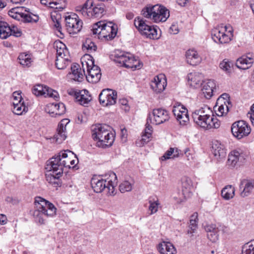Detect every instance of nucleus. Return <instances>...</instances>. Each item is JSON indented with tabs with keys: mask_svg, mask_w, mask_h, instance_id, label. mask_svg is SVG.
Here are the masks:
<instances>
[{
	"mask_svg": "<svg viewBox=\"0 0 254 254\" xmlns=\"http://www.w3.org/2000/svg\"><path fill=\"white\" fill-rule=\"evenodd\" d=\"M167 86V80L164 74L155 76L150 82L151 88L156 93L163 91Z\"/></svg>",
	"mask_w": 254,
	"mask_h": 254,
	"instance_id": "20",
	"label": "nucleus"
},
{
	"mask_svg": "<svg viewBox=\"0 0 254 254\" xmlns=\"http://www.w3.org/2000/svg\"><path fill=\"white\" fill-rule=\"evenodd\" d=\"M242 254H254V240L246 243L242 247Z\"/></svg>",
	"mask_w": 254,
	"mask_h": 254,
	"instance_id": "52",
	"label": "nucleus"
},
{
	"mask_svg": "<svg viewBox=\"0 0 254 254\" xmlns=\"http://www.w3.org/2000/svg\"><path fill=\"white\" fill-rule=\"evenodd\" d=\"M223 99V101L225 102V103L228 104H231V102L229 100V97L228 94L224 93L223 94L218 98L217 100H219L220 99Z\"/></svg>",
	"mask_w": 254,
	"mask_h": 254,
	"instance_id": "61",
	"label": "nucleus"
},
{
	"mask_svg": "<svg viewBox=\"0 0 254 254\" xmlns=\"http://www.w3.org/2000/svg\"><path fill=\"white\" fill-rule=\"evenodd\" d=\"M12 112L14 114L17 115H21L23 113H26L28 111V107L24 104V102L13 105Z\"/></svg>",
	"mask_w": 254,
	"mask_h": 254,
	"instance_id": "49",
	"label": "nucleus"
},
{
	"mask_svg": "<svg viewBox=\"0 0 254 254\" xmlns=\"http://www.w3.org/2000/svg\"><path fill=\"white\" fill-rule=\"evenodd\" d=\"M248 114L252 124L254 127V103L252 106Z\"/></svg>",
	"mask_w": 254,
	"mask_h": 254,
	"instance_id": "59",
	"label": "nucleus"
},
{
	"mask_svg": "<svg viewBox=\"0 0 254 254\" xmlns=\"http://www.w3.org/2000/svg\"><path fill=\"white\" fill-rule=\"evenodd\" d=\"M203 78L202 74L199 72H190L187 75L188 84L193 88H197L202 84Z\"/></svg>",
	"mask_w": 254,
	"mask_h": 254,
	"instance_id": "25",
	"label": "nucleus"
},
{
	"mask_svg": "<svg viewBox=\"0 0 254 254\" xmlns=\"http://www.w3.org/2000/svg\"><path fill=\"white\" fill-rule=\"evenodd\" d=\"M70 121L68 119H64L61 121L58 125L57 133L55 135L54 138L57 143H61L66 138V129Z\"/></svg>",
	"mask_w": 254,
	"mask_h": 254,
	"instance_id": "21",
	"label": "nucleus"
},
{
	"mask_svg": "<svg viewBox=\"0 0 254 254\" xmlns=\"http://www.w3.org/2000/svg\"><path fill=\"white\" fill-rule=\"evenodd\" d=\"M26 9L23 7H17L11 9L8 11V15L13 19L22 20Z\"/></svg>",
	"mask_w": 254,
	"mask_h": 254,
	"instance_id": "38",
	"label": "nucleus"
},
{
	"mask_svg": "<svg viewBox=\"0 0 254 254\" xmlns=\"http://www.w3.org/2000/svg\"><path fill=\"white\" fill-rule=\"evenodd\" d=\"M219 67L226 73H229L232 67V64L228 59H225L220 63Z\"/></svg>",
	"mask_w": 254,
	"mask_h": 254,
	"instance_id": "55",
	"label": "nucleus"
},
{
	"mask_svg": "<svg viewBox=\"0 0 254 254\" xmlns=\"http://www.w3.org/2000/svg\"><path fill=\"white\" fill-rule=\"evenodd\" d=\"M51 18L53 23L57 21H62L61 15L59 13L52 14L51 15Z\"/></svg>",
	"mask_w": 254,
	"mask_h": 254,
	"instance_id": "63",
	"label": "nucleus"
},
{
	"mask_svg": "<svg viewBox=\"0 0 254 254\" xmlns=\"http://www.w3.org/2000/svg\"><path fill=\"white\" fill-rule=\"evenodd\" d=\"M77 118V122L78 123H82L83 122H85L86 120V118L85 117H84L83 115L82 114H78Z\"/></svg>",
	"mask_w": 254,
	"mask_h": 254,
	"instance_id": "64",
	"label": "nucleus"
},
{
	"mask_svg": "<svg viewBox=\"0 0 254 254\" xmlns=\"http://www.w3.org/2000/svg\"><path fill=\"white\" fill-rule=\"evenodd\" d=\"M254 63V54L247 53L238 58L236 62V65L240 69H247L253 66Z\"/></svg>",
	"mask_w": 254,
	"mask_h": 254,
	"instance_id": "23",
	"label": "nucleus"
},
{
	"mask_svg": "<svg viewBox=\"0 0 254 254\" xmlns=\"http://www.w3.org/2000/svg\"><path fill=\"white\" fill-rule=\"evenodd\" d=\"M233 32V28L230 25L219 26L212 30V39L218 44H227L232 41Z\"/></svg>",
	"mask_w": 254,
	"mask_h": 254,
	"instance_id": "8",
	"label": "nucleus"
},
{
	"mask_svg": "<svg viewBox=\"0 0 254 254\" xmlns=\"http://www.w3.org/2000/svg\"><path fill=\"white\" fill-rule=\"evenodd\" d=\"M231 106V104L225 103L221 98L217 100L215 110L216 115L219 117L226 115Z\"/></svg>",
	"mask_w": 254,
	"mask_h": 254,
	"instance_id": "34",
	"label": "nucleus"
},
{
	"mask_svg": "<svg viewBox=\"0 0 254 254\" xmlns=\"http://www.w3.org/2000/svg\"><path fill=\"white\" fill-rule=\"evenodd\" d=\"M172 112L180 125L184 126L189 123L188 111L184 105L176 103L173 106Z\"/></svg>",
	"mask_w": 254,
	"mask_h": 254,
	"instance_id": "13",
	"label": "nucleus"
},
{
	"mask_svg": "<svg viewBox=\"0 0 254 254\" xmlns=\"http://www.w3.org/2000/svg\"><path fill=\"white\" fill-rule=\"evenodd\" d=\"M193 122L199 127L205 130L211 128H218L221 125L220 121L215 117L192 116Z\"/></svg>",
	"mask_w": 254,
	"mask_h": 254,
	"instance_id": "10",
	"label": "nucleus"
},
{
	"mask_svg": "<svg viewBox=\"0 0 254 254\" xmlns=\"http://www.w3.org/2000/svg\"><path fill=\"white\" fill-rule=\"evenodd\" d=\"M243 157V154L241 150H233L228 155L227 165L231 168H234Z\"/></svg>",
	"mask_w": 254,
	"mask_h": 254,
	"instance_id": "29",
	"label": "nucleus"
},
{
	"mask_svg": "<svg viewBox=\"0 0 254 254\" xmlns=\"http://www.w3.org/2000/svg\"><path fill=\"white\" fill-rule=\"evenodd\" d=\"M55 47L57 50V56L70 57L69 53L64 44L60 41H56Z\"/></svg>",
	"mask_w": 254,
	"mask_h": 254,
	"instance_id": "39",
	"label": "nucleus"
},
{
	"mask_svg": "<svg viewBox=\"0 0 254 254\" xmlns=\"http://www.w3.org/2000/svg\"><path fill=\"white\" fill-rule=\"evenodd\" d=\"M192 116H196L197 118L201 116L214 117L211 109L205 105L194 110L192 114Z\"/></svg>",
	"mask_w": 254,
	"mask_h": 254,
	"instance_id": "37",
	"label": "nucleus"
},
{
	"mask_svg": "<svg viewBox=\"0 0 254 254\" xmlns=\"http://www.w3.org/2000/svg\"><path fill=\"white\" fill-rule=\"evenodd\" d=\"M62 175H57L56 173H53L50 171H46V180L50 184L57 185L59 183V179Z\"/></svg>",
	"mask_w": 254,
	"mask_h": 254,
	"instance_id": "50",
	"label": "nucleus"
},
{
	"mask_svg": "<svg viewBox=\"0 0 254 254\" xmlns=\"http://www.w3.org/2000/svg\"><path fill=\"white\" fill-rule=\"evenodd\" d=\"M157 249L160 254H177L176 248L169 242H161L157 246Z\"/></svg>",
	"mask_w": 254,
	"mask_h": 254,
	"instance_id": "27",
	"label": "nucleus"
},
{
	"mask_svg": "<svg viewBox=\"0 0 254 254\" xmlns=\"http://www.w3.org/2000/svg\"><path fill=\"white\" fill-rule=\"evenodd\" d=\"M91 97L87 90L78 91L76 101L82 106H86L91 100Z\"/></svg>",
	"mask_w": 254,
	"mask_h": 254,
	"instance_id": "36",
	"label": "nucleus"
},
{
	"mask_svg": "<svg viewBox=\"0 0 254 254\" xmlns=\"http://www.w3.org/2000/svg\"><path fill=\"white\" fill-rule=\"evenodd\" d=\"M35 205L36 209L34 212V216L38 219L41 224L44 223V220L41 218V214L48 217H53L56 214L57 209L55 206L41 197L35 198Z\"/></svg>",
	"mask_w": 254,
	"mask_h": 254,
	"instance_id": "7",
	"label": "nucleus"
},
{
	"mask_svg": "<svg viewBox=\"0 0 254 254\" xmlns=\"http://www.w3.org/2000/svg\"><path fill=\"white\" fill-rule=\"evenodd\" d=\"M24 102L21 95V92L15 91L12 94V104H17Z\"/></svg>",
	"mask_w": 254,
	"mask_h": 254,
	"instance_id": "57",
	"label": "nucleus"
},
{
	"mask_svg": "<svg viewBox=\"0 0 254 254\" xmlns=\"http://www.w3.org/2000/svg\"><path fill=\"white\" fill-rule=\"evenodd\" d=\"M134 181L132 179L123 181L119 185V190L121 193L130 191L134 186Z\"/></svg>",
	"mask_w": 254,
	"mask_h": 254,
	"instance_id": "41",
	"label": "nucleus"
},
{
	"mask_svg": "<svg viewBox=\"0 0 254 254\" xmlns=\"http://www.w3.org/2000/svg\"><path fill=\"white\" fill-rule=\"evenodd\" d=\"M76 12L87 19L101 17L105 11L103 4H94L93 0H86L83 4L75 7Z\"/></svg>",
	"mask_w": 254,
	"mask_h": 254,
	"instance_id": "3",
	"label": "nucleus"
},
{
	"mask_svg": "<svg viewBox=\"0 0 254 254\" xmlns=\"http://www.w3.org/2000/svg\"><path fill=\"white\" fill-rule=\"evenodd\" d=\"M45 111L52 117H57L63 115L65 112V107L62 103H49L45 107Z\"/></svg>",
	"mask_w": 254,
	"mask_h": 254,
	"instance_id": "22",
	"label": "nucleus"
},
{
	"mask_svg": "<svg viewBox=\"0 0 254 254\" xmlns=\"http://www.w3.org/2000/svg\"><path fill=\"white\" fill-rule=\"evenodd\" d=\"M169 114L166 110L162 108L153 110L148 115L145 128L142 133L141 139L136 142V145L142 147L151 140L153 127L149 124L158 125L169 121Z\"/></svg>",
	"mask_w": 254,
	"mask_h": 254,
	"instance_id": "1",
	"label": "nucleus"
},
{
	"mask_svg": "<svg viewBox=\"0 0 254 254\" xmlns=\"http://www.w3.org/2000/svg\"><path fill=\"white\" fill-rule=\"evenodd\" d=\"M134 24L140 33L151 39H158L160 36L157 27L147 25L145 20L140 17L134 19Z\"/></svg>",
	"mask_w": 254,
	"mask_h": 254,
	"instance_id": "9",
	"label": "nucleus"
},
{
	"mask_svg": "<svg viewBox=\"0 0 254 254\" xmlns=\"http://www.w3.org/2000/svg\"><path fill=\"white\" fill-rule=\"evenodd\" d=\"M70 78L72 80L78 82L82 81L84 77V74L82 69L77 64H73L71 66V72L69 73Z\"/></svg>",
	"mask_w": 254,
	"mask_h": 254,
	"instance_id": "35",
	"label": "nucleus"
},
{
	"mask_svg": "<svg viewBox=\"0 0 254 254\" xmlns=\"http://www.w3.org/2000/svg\"><path fill=\"white\" fill-rule=\"evenodd\" d=\"M117 99L116 91L109 89L103 90L99 96L100 103L104 107H109L114 105Z\"/></svg>",
	"mask_w": 254,
	"mask_h": 254,
	"instance_id": "14",
	"label": "nucleus"
},
{
	"mask_svg": "<svg viewBox=\"0 0 254 254\" xmlns=\"http://www.w3.org/2000/svg\"><path fill=\"white\" fill-rule=\"evenodd\" d=\"M245 184V187L243 191L241 192V195L243 197L248 196L254 189V186L252 181H243L241 184Z\"/></svg>",
	"mask_w": 254,
	"mask_h": 254,
	"instance_id": "48",
	"label": "nucleus"
},
{
	"mask_svg": "<svg viewBox=\"0 0 254 254\" xmlns=\"http://www.w3.org/2000/svg\"><path fill=\"white\" fill-rule=\"evenodd\" d=\"M212 153L215 159L220 161L224 159L227 154V150L223 144L218 140H214L212 144Z\"/></svg>",
	"mask_w": 254,
	"mask_h": 254,
	"instance_id": "24",
	"label": "nucleus"
},
{
	"mask_svg": "<svg viewBox=\"0 0 254 254\" xmlns=\"http://www.w3.org/2000/svg\"><path fill=\"white\" fill-rule=\"evenodd\" d=\"M186 196L185 195H184V196H173V199L175 201V202L178 204H180L186 200Z\"/></svg>",
	"mask_w": 254,
	"mask_h": 254,
	"instance_id": "60",
	"label": "nucleus"
},
{
	"mask_svg": "<svg viewBox=\"0 0 254 254\" xmlns=\"http://www.w3.org/2000/svg\"><path fill=\"white\" fill-rule=\"evenodd\" d=\"M65 27L67 32L70 35H74L80 31L82 27V22L79 19L78 15L72 14L65 18Z\"/></svg>",
	"mask_w": 254,
	"mask_h": 254,
	"instance_id": "12",
	"label": "nucleus"
},
{
	"mask_svg": "<svg viewBox=\"0 0 254 254\" xmlns=\"http://www.w3.org/2000/svg\"><path fill=\"white\" fill-rule=\"evenodd\" d=\"M32 93L36 96H43L45 97H51L55 99L59 98L58 92L43 85L38 84L32 89Z\"/></svg>",
	"mask_w": 254,
	"mask_h": 254,
	"instance_id": "19",
	"label": "nucleus"
},
{
	"mask_svg": "<svg viewBox=\"0 0 254 254\" xmlns=\"http://www.w3.org/2000/svg\"><path fill=\"white\" fill-rule=\"evenodd\" d=\"M201 85V91L204 97L206 99H210L213 96V93L216 87L215 81L207 79L204 81Z\"/></svg>",
	"mask_w": 254,
	"mask_h": 254,
	"instance_id": "26",
	"label": "nucleus"
},
{
	"mask_svg": "<svg viewBox=\"0 0 254 254\" xmlns=\"http://www.w3.org/2000/svg\"><path fill=\"white\" fill-rule=\"evenodd\" d=\"M182 184L183 187V194L185 195L188 192H190L192 187V181L190 178L184 177L182 179Z\"/></svg>",
	"mask_w": 254,
	"mask_h": 254,
	"instance_id": "47",
	"label": "nucleus"
},
{
	"mask_svg": "<svg viewBox=\"0 0 254 254\" xmlns=\"http://www.w3.org/2000/svg\"><path fill=\"white\" fill-rule=\"evenodd\" d=\"M82 70L89 82L96 83L101 77L100 68L94 64L93 58L89 54L84 55L81 59Z\"/></svg>",
	"mask_w": 254,
	"mask_h": 254,
	"instance_id": "4",
	"label": "nucleus"
},
{
	"mask_svg": "<svg viewBox=\"0 0 254 254\" xmlns=\"http://www.w3.org/2000/svg\"><path fill=\"white\" fill-rule=\"evenodd\" d=\"M66 6L65 0H54L53 2L52 8L58 9L59 11H62Z\"/></svg>",
	"mask_w": 254,
	"mask_h": 254,
	"instance_id": "56",
	"label": "nucleus"
},
{
	"mask_svg": "<svg viewBox=\"0 0 254 254\" xmlns=\"http://www.w3.org/2000/svg\"><path fill=\"white\" fill-rule=\"evenodd\" d=\"M104 179H106L105 188L103 192L108 196H114L116 194L115 187L117 184L116 175L113 172H111L105 175Z\"/></svg>",
	"mask_w": 254,
	"mask_h": 254,
	"instance_id": "17",
	"label": "nucleus"
},
{
	"mask_svg": "<svg viewBox=\"0 0 254 254\" xmlns=\"http://www.w3.org/2000/svg\"><path fill=\"white\" fill-rule=\"evenodd\" d=\"M19 64L23 66L29 67L33 62L32 55L28 53L20 54L18 58Z\"/></svg>",
	"mask_w": 254,
	"mask_h": 254,
	"instance_id": "42",
	"label": "nucleus"
},
{
	"mask_svg": "<svg viewBox=\"0 0 254 254\" xmlns=\"http://www.w3.org/2000/svg\"><path fill=\"white\" fill-rule=\"evenodd\" d=\"M58 155L61 159V161L63 168H74L78 162V159L75 155L70 151H62Z\"/></svg>",
	"mask_w": 254,
	"mask_h": 254,
	"instance_id": "16",
	"label": "nucleus"
},
{
	"mask_svg": "<svg viewBox=\"0 0 254 254\" xmlns=\"http://www.w3.org/2000/svg\"><path fill=\"white\" fill-rule=\"evenodd\" d=\"M39 20L38 15L33 14L28 11L24 12L22 21L25 22H36Z\"/></svg>",
	"mask_w": 254,
	"mask_h": 254,
	"instance_id": "53",
	"label": "nucleus"
},
{
	"mask_svg": "<svg viewBox=\"0 0 254 254\" xmlns=\"http://www.w3.org/2000/svg\"><path fill=\"white\" fill-rule=\"evenodd\" d=\"M169 32L172 34H177L179 32V28L177 23H173L169 28Z\"/></svg>",
	"mask_w": 254,
	"mask_h": 254,
	"instance_id": "58",
	"label": "nucleus"
},
{
	"mask_svg": "<svg viewBox=\"0 0 254 254\" xmlns=\"http://www.w3.org/2000/svg\"><path fill=\"white\" fill-rule=\"evenodd\" d=\"M207 237L212 242H216L218 239V231L213 227L208 226L206 228Z\"/></svg>",
	"mask_w": 254,
	"mask_h": 254,
	"instance_id": "46",
	"label": "nucleus"
},
{
	"mask_svg": "<svg viewBox=\"0 0 254 254\" xmlns=\"http://www.w3.org/2000/svg\"><path fill=\"white\" fill-rule=\"evenodd\" d=\"M106 179L104 175L93 178L91 181V184L93 190L96 193H101L105 189Z\"/></svg>",
	"mask_w": 254,
	"mask_h": 254,
	"instance_id": "30",
	"label": "nucleus"
},
{
	"mask_svg": "<svg viewBox=\"0 0 254 254\" xmlns=\"http://www.w3.org/2000/svg\"><path fill=\"white\" fill-rule=\"evenodd\" d=\"M83 50H87L89 52H94L96 50V46L90 39H86L82 45Z\"/></svg>",
	"mask_w": 254,
	"mask_h": 254,
	"instance_id": "54",
	"label": "nucleus"
},
{
	"mask_svg": "<svg viewBox=\"0 0 254 254\" xmlns=\"http://www.w3.org/2000/svg\"><path fill=\"white\" fill-rule=\"evenodd\" d=\"M187 62L191 65L199 64L202 61L201 57L194 49H189L186 52Z\"/></svg>",
	"mask_w": 254,
	"mask_h": 254,
	"instance_id": "28",
	"label": "nucleus"
},
{
	"mask_svg": "<svg viewBox=\"0 0 254 254\" xmlns=\"http://www.w3.org/2000/svg\"><path fill=\"white\" fill-rule=\"evenodd\" d=\"M62 175H57L56 173H53L50 171H46V180L50 184L57 185L59 183V179Z\"/></svg>",
	"mask_w": 254,
	"mask_h": 254,
	"instance_id": "51",
	"label": "nucleus"
},
{
	"mask_svg": "<svg viewBox=\"0 0 254 254\" xmlns=\"http://www.w3.org/2000/svg\"><path fill=\"white\" fill-rule=\"evenodd\" d=\"M179 150L177 148H170L163 156L161 157L162 161L169 159H174L179 156Z\"/></svg>",
	"mask_w": 254,
	"mask_h": 254,
	"instance_id": "45",
	"label": "nucleus"
},
{
	"mask_svg": "<svg viewBox=\"0 0 254 254\" xmlns=\"http://www.w3.org/2000/svg\"><path fill=\"white\" fill-rule=\"evenodd\" d=\"M235 189L232 185L225 187L221 190L222 197L226 200H230L235 196Z\"/></svg>",
	"mask_w": 254,
	"mask_h": 254,
	"instance_id": "40",
	"label": "nucleus"
},
{
	"mask_svg": "<svg viewBox=\"0 0 254 254\" xmlns=\"http://www.w3.org/2000/svg\"><path fill=\"white\" fill-rule=\"evenodd\" d=\"M198 220L197 213L195 212L190 216L187 231V234L190 238L193 237L194 234L196 232L198 227Z\"/></svg>",
	"mask_w": 254,
	"mask_h": 254,
	"instance_id": "32",
	"label": "nucleus"
},
{
	"mask_svg": "<svg viewBox=\"0 0 254 254\" xmlns=\"http://www.w3.org/2000/svg\"><path fill=\"white\" fill-rule=\"evenodd\" d=\"M158 11L156 12V19H155V23L165 22L170 16L169 10L164 6L158 4Z\"/></svg>",
	"mask_w": 254,
	"mask_h": 254,
	"instance_id": "33",
	"label": "nucleus"
},
{
	"mask_svg": "<svg viewBox=\"0 0 254 254\" xmlns=\"http://www.w3.org/2000/svg\"><path fill=\"white\" fill-rule=\"evenodd\" d=\"M92 136L96 146L101 148L110 147L115 140V134L105 125H95L92 127Z\"/></svg>",
	"mask_w": 254,
	"mask_h": 254,
	"instance_id": "2",
	"label": "nucleus"
},
{
	"mask_svg": "<svg viewBox=\"0 0 254 254\" xmlns=\"http://www.w3.org/2000/svg\"><path fill=\"white\" fill-rule=\"evenodd\" d=\"M158 4H149L144 7L141 10V14L145 18L149 19L155 22L156 19V12L158 11Z\"/></svg>",
	"mask_w": 254,
	"mask_h": 254,
	"instance_id": "31",
	"label": "nucleus"
},
{
	"mask_svg": "<svg viewBox=\"0 0 254 254\" xmlns=\"http://www.w3.org/2000/svg\"><path fill=\"white\" fill-rule=\"evenodd\" d=\"M21 34V30L17 27L15 26L10 27L7 23L0 21V38L6 39L11 35L19 37Z\"/></svg>",
	"mask_w": 254,
	"mask_h": 254,
	"instance_id": "15",
	"label": "nucleus"
},
{
	"mask_svg": "<svg viewBox=\"0 0 254 254\" xmlns=\"http://www.w3.org/2000/svg\"><path fill=\"white\" fill-rule=\"evenodd\" d=\"M93 34L97 35L99 39L111 40L117 33V25L111 22L99 21L95 23L92 29Z\"/></svg>",
	"mask_w": 254,
	"mask_h": 254,
	"instance_id": "5",
	"label": "nucleus"
},
{
	"mask_svg": "<svg viewBox=\"0 0 254 254\" xmlns=\"http://www.w3.org/2000/svg\"><path fill=\"white\" fill-rule=\"evenodd\" d=\"M148 211L150 215H153L157 212L160 206V203L157 198H149L148 200Z\"/></svg>",
	"mask_w": 254,
	"mask_h": 254,
	"instance_id": "44",
	"label": "nucleus"
},
{
	"mask_svg": "<svg viewBox=\"0 0 254 254\" xmlns=\"http://www.w3.org/2000/svg\"><path fill=\"white\" fill-rule=\"evenodd\" d=\"M113 61L119 65L133 70L139 69L142 66V63L130 53L116 50L112 55Z\"/></svg>",
	"mask_w": 254,
	"mask_h": 254,
	"instance_id": "6",
	"label": "nucleus"
},
{
	"mask_svg": "<svg viewBox=\"0 0 254 254\" xmlns=\"http://www.w3.org/2000/svg\"><path fill=\"white\" fill-rule=\"evenodd\" d=\"M61 159L59 155H56L47 162L45 167L46 171H50L53 173H56L57 175H62L63 173V166L62 164Z\"/></svg>",
	"mask_w": 254,
	"mask_h": 254,
	"instance_id": "18",
	"label": "nucleus"
},
{
	"mask_svg": "<svg viewBox=\"0 0 254 254\" xmlns=\"http://www.w3.org/2000/svg\"><path fill=\"white\" fill-rule=\"evenodd\" d=\"M70 63V57L57 56L56 65L59 69H64Z\"/></svg>",
	"mask_w": 254,
	"mask_h": 254,
	"instance_id": "43",
	"label": "nucleus"
},
{
	"mask_svg": "<svg viewBox=\"0 0 254 254\" xmlns=\"http://www.w3.org/2000/svg\"><path fill=\"white\" fill-rule=\"evenodd\" d=\"M251 131V128L248 124L240 120L234 122L231 126V132L233 136L238 139L247 136Z\"/></svg>",
	"mask_w": 254,
	"mask_h": 254,
	"instance_id": "11",
	"label": "nucleus"
},
{
	"mask_svg": "<svg viewBox=\"0 0 254 254\" xmlns=\"http://www.w3.org/2000/svg\"><path fill=\"white\" fill-rule=\"evenodd\" d=\"M54 0H41V3L48 7L52 8Z\"/></svg>",
	"mask_w": 254,
	"mask_h": 254,
	"instance_id": "62",
	"label": "nucleus"
}]
</instances>
